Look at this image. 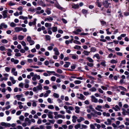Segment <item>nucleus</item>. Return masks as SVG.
Segmentation results:
<instances>
[{
  "instance_id": "39448f33",
  "label": "nucleus",
  "mask_w": 129,
  "mask_h": 129,
  "mask_svg": "<svg viewBox=\"0 0 129 129\" xmlns=\"http://www.w3.org/2000/svg\"><path fill=\"white\" fill-rule=\"evenodd\" d=\"M39 80L40 79V76L39 75H38L37 74H35L34 75V76L32 78V80L34 81H35L36 79Z\"/></svg>"
},
{
  "instance_id": "6e6552de",
  "label": "nucleus",
  "mask_w": 129,
  "mask_h": 129,
  "mask_svg": "<svg viewBox=\"0 0 129 129\" xmlns=\"http://www.w3.org/2000/svg\"><path fill=\"white\" fill-rule=\"evenodd\" d=\"M53 51L54 52L55 54L56 55H58L59 54V53L58 51L57 48L56 47H55L53 49Z\"/></svg>"
},
{
  "instance_id": "c756f323",
  "label": "nucleus",
  "mask_w": 129,
  "mask_h": 129,
  "mask_svg": "<svg viewBox=\"0 0 129 129\" xmlns=\"http://www.w3.org/2000/svg\"><path fill=\"white\" fill-rule=\"evenodd\" d=\"M96 90V88L94 87H93L89 89V91L92 92L95 91Z\"/></svg>"
},
{
  "instance_id": "4468645a",
  "label": "nucleus",
  "mask_w": 129,
  "mask_h": 129,
  "mask_svg": "<svg viewBox=\"0 0 129 129\" xmlns=\"http://www.w3.org/2000/svg\"><path fill=\"white\" fill-rule=\"evenodd\" d=\"M11 61L12 62H13L15 64H17L19 62V61L18 60L15 59L14 58H12Z\"/></svg>"
},
{
  "instance_id": "0e129e2a",
  "label": "nucleus",
  "mask_w": 129,
  "mask_h": 129,
  "mask_svg": "<svg viewBox=\"0 0 129 129\" xmlns=\"http://www.w3.org/2000/svg\"><path fill=\"white\" fill-rule=\"evenodd\" d=\"M48 121L50 123L54 124L55 122V120L53 119L52 120H48Z\"/></svg>"
},
{
  "instance_id": "f704fd0d",
  "label": "nucleus",
  "mask_w": 129,
  "mask_h": 129,
  "mask_svg": "<svg viewBox=\"0 0 129 129\" xmlns=\"http://www.w3.org/2000/svg\"><path fill=\"white\" fill-rule=\"evenodd\" d=\"M102 106L101 105H98L97 106V107H95V109L96 110H99L100 109H102Z\"/></svg>"
},
{
  "instance_id": "393cba45",
  "label": "nucleus",
  "mask_w": 129,
  "mask_h": 129,
  "mask_svg": "<svg viewBox=\"0 0 129 129\" xmlns=\"http://www.w3.org/2000/svg\"><path fill=\"white\" fill-rule=\"evenodd\" d=\"M85 119L82 117H80L77 119V121L79 122H81L82 121H84Z\"/></svg>"
},
{
  "instance_id": "2f4dec72",
  "label": "nucleus",
  "mask_w": 129,
  "mask_h": 129,
  "mask_svg": "<svg viewBox=\"0 0 129 129\" xmlns=\"http://www.w3.org/2000/svg\"><path fill=\"white\" fill-rule=\"evenodd\" d=\"M24 36L22 35H19L18 36V39L19 40H23L24 38Z\"/></svg>"
},
{
  "instance_id": "09e8293b",
  "label": "nucleus",
  "mask_w": 129,
  "mask_h": 129,
  "mask_svg": "<svg viewBox=\"0 0 129 129\" xmlns=\"http://www.w3.org/2000/svg\"><path fill=\"white\" fill-rule=\"evenodd\" d=\"M10 25L12 27H14L16 26L17 24L13 22H12L11 23Z\"/></svg>"
},
{
  "instance_id": "ddd939ff",
  "label": "nucleus",
  "mask_w": 129,
  "mask_h": 129,
  "mask_svg": "<svg viewBox=\"0 0 129 129\" xmlns=\"http://www.w3.org/2000/svg\"><path fill=\"white\" fill-rule=\"evenodd\" d=\"M72 8H73L76 9L78 8H79V4H73L72 5Z\"/></svg>"
},
{
  "instance_id": "2eb2a0df",
  "label": "nucleus",
  "mask_w": 129,
  "mask_h": 129,
  "mask_svg": "<svg viewBox=\"0 0 129 129\" xmlns=\"http://www.w3.org/2000/svg\"><path fill=\"white\" fill-rule=\"evenodd\" d=\"M71 57L73 59H78V55L77 54H72Z\"/></svg>"
},
{
  "instance_id": "dca6fc26",
  "label": "nucleus",
  "mask_w": 129,
  "mask_h": 129,
  "mask_svg": "<svg viewBox=\"0 0 129 129\" xmlns=\"http://www.w3.org/2000/svg\"><path fill=\"white\" fill-rule=\"evenodd\" d=\"M115 111H117L118 110H120V108L119 106L117 105H116L115 107H113L112 108Z\"/></svg>"
},
{
  "instance_id": "a19ab883",
  "label": "nucleus",
  "mask_w": 129,
  "mask_h": 129,
  "mask_svg": "<svg viewBox=\"0 0 129 129\" xmlns=\"http://www.w3.org/2000/svg\"><path fill=\"white\" fill-rule=\"evenodd\" d=\"M56 72L58 73L61 74L62 73L63 71L61 69H58L56 70Z\"/></svg>"
},
{
  "instance_id": "bf43d9fd",
  "label": "nucleus",
  "mask_w": 129,
  "mask_h": 129,
  "mask_svg": "<svg viewBox=\"0 0 129 129\" xmlns=\"http://www.w3.org/2000/svg\"><path fill=\"white\" fill-rule=\"evenodd\" d=\"M87 65L90 67H92L93 66V63H89L88 62L87 63Z\"/></svg>"
},
{
  "instance_id": "a878e982",
  "label": "nucleus",
  "mask_w": 129,
  "mask_h": 129,
  "mask_svg": "<svg viewBox=\"0 0 129 129\" xmlns=\"http://www.w3.org/2000/svg\"><path fill=\"white\" fill-rule=\"evenodd\" d=\"M0 50L1 51H6L7 50V49L3 46H1L0 47Z\"/></svg>"
},
{
  "instance_id": "8fccbe9b",
  "label": "nucleus",
  "mask_w": 129,
  "mask_h": 129,
  "mask_svg": "<svg viewBox=\"0 0 129 129\" xmlns=\"http://www.w3.org/2000/svg\"><path fill=\"white\" fill-rule=\"evenodd\" d=\"M118 13L119 14L118 16L119 17H123V15H122V13L121 12V10H119L118 12Z\"/></svg>"
},
{
  "instance_id": "aec40b11",
  "label": "nucleus",
  "mask_w": 129,
  "mask_h": 129,
  "mask_svg": "<svg viewBox=\"0 0 129 129\" xmlns=\"http://www.w3.org/2000/svg\"><path fill=\"white\" fill-rule=\"evenodd\" d=\"M51 29L52 31L53 32H56L57 31V27L53 26L51 28Z\"/></svg>"
},
{
  "instance_id": "f03ea898",
  "label": "nucleus",
  "mask_w": 129,
  "mask_h": 129,
  "mask_svg": "<svg viewBox=\"0 0 129 129\" xmlns=\"http://www.w3.org/2000/svg\"><path fill=\"white\" fill-rule=\"evenodd\" d=\"M77 98L81 100H85L86 99V97L82 94H80L77 93L76 94Z\"/></svg>"
},
{
  "instance_id": "1a4fd4ad",
  "label": "nucleus",
  "mask_w": 129,
  "mask_h": 129,
  "mask_svg": "<svg viewBox=\"0 0 129 129\" xmlns=\"http://www.w3.org/2000/svg\"><path fill=\"white\" fill-rule=\"evenodd\" d=\"M38 2L40 5L43 7H44L46 6V5L42 1L39 0Z\"/></svg>"
},
{
  "instance_id": "6e6d98bb",
  "label": "nucleus",
  "mask_w": 129,
  "mask_h": 129,
  "mask_svg": "<svg viewBox=\"0 0 129 129\" xmlns=\"http://www.w3.org/2000/svg\"><path fill=\"white\" fill-rule=\"evenodd\" d=\"M105 63L106 62L104 60L101 62V64L104 67H105L106 66Z\"/></svg>"
},
{
  "instance_id": "a211bd4d",
  "label": "nucleus",
  "mask_w": 129,
  "mask_h": 129,
  "mask_svg": "<svg viewBox=\"0 0 129 129\" xmlns=\"http://www.w3.org/2000/svg\"><path fill=\"white\" fill-rule=\"evenodd\" d=\"M55 6L57 8L60 10H62L63 9V8L61 7L57 3H56Z\"/></svg>"
},
{
  "instance_id": "774afa93",
  "label": "nucleus",
  "mask_w": 129,
  "mask_h": 129,
  "mask_svg": "<svg viewBox=\"0 0 129 129\" xmlns=\"http://www.w3.org/2000/svg\"><path fill=\"white\" fill-rule=\"evenodd\" d=\"M5 70L7 72H9L10 69V68L8 67H6L5 68Z\"/></svg>"
},
{
  "instance_id": "9d476101",
  "label": "nucleus",
  "mask_w": 129,
  "mask_h": 129,
  "mask_svg": "<svg viewBox=\"0 0 129 129\" xmlns=\"http://www.w3.org/2000/svg\"><path fill=\"white\" fill-rule=\"evenodd\" d=\"M53 112L51 111L49 112L47 114L48 117L49 118L52 119L53 117L52 115Z\"/></svg>"
},
{
  "instance_id": "58836bf2",
  "label": "nucleus",
  "mask_w": 129,
  "mask_h": 129,
  "mask_svg": "<svg viewBox=\"0 0 129 129\" xmlns=\"http://www.w3.org/2000/svg\"><path fill=\"white\" fill-rule=\"evenodd\" d=\"M81 81L79 80H76L74 82V83L75 84H79L81 83Z\"/></svg>"
},
{
  "instance_id": "cd10ccee",
  "label": "nucleus",
  "mask_w": 129,
  "mask_h": 129,
  "mask_svg": "<svg viewBox=\"0 0 129 129\" xmlns=\"http://www.w3.org/2000/svg\"><path fill=\"white\" fill-rule=\"evenodd\" d=\"M66 64L64 65V66L65 68L68 67L70 64V63L68 62H66Z\"/></svg>"
},
{
  "instance_id": "37998d69",
  "label": "nucleus",
  "mask_w": 129,
  "mask_h": 129,
  "mask_svg": "<svg viewBox=\"0 0 129 129\" xmlns=\"http://www.w3.org/2000/svg\"><path fill=\"white\" fill-rule=\"evenodd\" d=\"M46 39L47 41L51 39V37L49 35H46L45 36Z\"/></svg>"
},
{
  "instance_id": "c9c22d12",
  "label": "nucleus",
  "mask_w": 129,
  "mask_h": 129,
  "mask_svg": "<svg viewBox=\"0 0 129 129\" xmlns=\"http://www.w3.org/2000/svg\"><path fill=\"white\" fill-rule=\"evenodd\" d=\"M1 25L3 28V27L5 28H6L7 27V25L5 23H2L1 24Z\"/></svg>"
},
{
  "instance_id": "5fc2aeb1",
  "label": "nucleus",
  "mask_w": 129,
  "mask_h": 129,
  "mask_svg": "<svg viewBox=\"0 0 129 129\" xmlns=\"http://www.w3.org/2000/svg\"><path fill=\"white\" fill-rule=\"evenodd\" d=\"M63 122V120L61 119H59L57 120L56 121L57 123L58 124H61Z\"/></svg>"
},
{
  "instance_id": "e433bc0d",
  "label": "nucleus",
  "mask_w": 129,
  "mask_h": 129,
  "mask_svg": "<svg viewBox=\"0 0 129 129\" xmlns=\"http://www.w3.org/2000/svg\"><path fill=\"white\" fill-rule=\"evenodd\" d=\"M103 114L104 116L107 117L110 116V115L109 113H106L105 112H104L103 113Z\"/></svg>"
},
{
  "instance_id": "473e14b6",
  "label": "nucleus",
  "mask_w": 129,
  "mask_h": 129,
  "mask_svg": "<svg viewBox=\"0 0 129 129\" xmlns=\"http://www.w3.org/2000/svg\"><path fill=\"white\" fill-rule=\"evenodd\" d=\"M94 57H96L98 59H100V58L99 54L98 53H96L93 55V58H94Z\"/></svg>"
},
{
  "instance_id": "5701e85b",
  "label": "nucleus",
  "mask_w": 129,
  "mask_h": 129,
  "mask_svg": "<svg viewBox=\"0 0 129 129\" xmlns=\"http://www.w3.org/2000/svg\"><path fill=\"white\" fill-rule=\"evenodd\" d=\"M72 121L73 123H75L76 122V119L77 118V117L75 116H73L72 117Z\"/></svg>"
},
{
  "instance_id": "680f3d73",
  "label": "nucleus",
  "mask_w": 129,
  "mask_h": 129,
  "mask_svg": "<svg viewBox=\"0 0 129 129\" xmlns=\"http://www.w3.org/2000/svg\"><path fill=\"white\" fill-rule=\"evenodd\" d=\"M51 28V27H50L48 28V33L50 35H51L52 33V31L50 30Z\"/></svg>"
},
{
  "instance_id": "49530a36",
  "label": "nucleus",
  "mask_w": 129,
  "mask_h": 129,
  "mask_svg": "<svg viewBox=\"0 0 129 129\" xmlns=\"http://www.w3.org/2000/svg\"><path fill=\"white\" fill-rule=\"evenodd\" d=\"M119 87L122 90L126 91H127L126 89L122 86H119Z\"/></svg>"
},
{
  "instance_id": "423d86ee",
  "label": "nucleus",
  "mask_w": 129,
  "mask_h": 129,
  "mask_svg": "<svg viewBox=\"0 0 129 129\" xmlns=\"http://www.w3.org/2000/svg\"><path fill=\"white\" fill-rule=\"evenodd\" d=\"M103 4L105 7L108 8L110 5H111V4L108 2L104 1L103 2Z\"/></svg>"
},
{
  "instance_id": "603ef678",
  "label": "nucleus",
  "mask_w": 129,
  "mask_h": 129,
  "mask_svg": "<svg viewBox=\"0 0 129 129\" xmlns=\"http://www.w3.org/2000/svg\"><path fill=\"white\" fill-rule=\"evenodd\" d=\"M53 96L55 98H58L59 96V95L58 94L55 93H53Z\"/></svg>"
},
{
  "instance_id": "4d7b16f0",
  "label": "nucleus",
  "mask_w": 129,
  "mask_h": 129,
  "mask_svg": "<svg viewBox=\"0 0 129 129\" xmlns=\"http://www.w3.org/2000/svg\"><path fill=\"white\" fill-rule=\"evenodd\" d=\"M56 78L55 77L53 76L51 77V80L52 81H54L56 80Z\"/></svg>"
},
{
  "instance_id": "412c9836",
  "label": "nucleus",
  "mask_w": 129,
  "mask_h": 129,
  "mask_svg": "<svg viewBox=\"0 0 129 129\" xmlns=\"http://www.w3.org/2000/svg\"><path fill=\"white\" fill-rule=\"evenodd\" d=\"M23 96V95L22 94L20 95L17 94L16 95V97L17 98L18 100L19 101L20 100V98Z\"/></svg>"
},
{
  "instance_id": "bb28decb",
  "label": "nucleus",
  "mask_w": 129,
  "mask_h": 129,
  "mask_svg": "<svg viewBox=\"0 0 129 129\" xmlns=\"http://www.w3.org/2000/svg\"><path fill=\"white\" fill-rule=\"evenodd\" d=\"M82 13L85 15V16H86V15L88 13V11L85 9H83L82 10Z\"/></svg>"
},
{
  "instance_id": "f8f14e48",
  "label": "nucleus",
  "mask_w": 129,
  "mask_h": 129,
  "mask_svg": "<svg viewBox=\"0 0 129 129\" xmlns=\"http://www.w3.org/2000/svg\"><path fill=\"white\" fill-rule=\"evenodd\" d=\"M37 21V19H34V21H33L32 22H29L28 24L30 26H31L33 25H35L36 24V21Z\"/></svg>"
},
{
  "instance_id": "f3484780",
  "label": "nucleus",
  "mask_w": 129,
  "mask_h": 129,
  "mask_svg": "<svg viewBox=\"0 0 129 129\" xmlns=\"http://www.w3.org/2000/svg\"><path fill=\"white\" fill-rule=\"evenodd\" d=\"M53 20V18L52 17H50V16H48L45 19L44 21H52Z\"/></svg>"
},
{
  "instance_id": "9b49d317",
  "label": "nucleus",
  "mask_w": 129,
  "mask_h": 129,
  "mask_svg": "<svg viewBox=\"0 0 129 129\" xmlns=\"http://www.w3.org/2000/svg\"><path fill=\"white\" fill-rule=\"evenodd\" d=\"M22 28L21 27H16L14 28L15 31L16 32H18L22 30Z\"/></svg>"
},
{
  "instance_id": "864d4df0",
  "label": "nucleus",
  "mask_w": 129,
  "mask_h": 129,
  "mask_svg": "<svg viewBox=\"0 0 129 129\" xmlns=\"http://www.w3.org/2000/svg\"><path fill=\"white\" fill-rule=\"evenodd\" d=\"M1 42L4 44H6L8 43V41L6 39H3L2 40Z\"/></svg>"
},
{
  "instance_id": "6ab92c4d",
  "label": "nucleus",
  "mask_w": 129,
  "mask_h": 129,
  "mask_svg": "<svg viewBox=\"0 0 129 129\" xmlns=\"http://www.w3.org/2000/svg\"><path fill=\"white\" fill-rule=\"evenodd\" d=\"M10 79L11 81L13 84H14L16 83V81L14 80V78L13 77H10Z\"/></svg>"
},
{
  "instance_id": "4be33fe9",
  "label": "nucleus",
  "mask_w": 129,
  "mask_h": 129,
  "mask_svg": "<svg viewBox=\"0 0 129 129\" xmlns=\"http://www.w3.org/2000/svg\"><path fill=\"white\" fill-rule=\"evenodd\" d=\"M90 52L88 51H87L84 50L83 51L82 53L84 54L86 56H88L89 55L90 53Z\"/></svg>"
},
{
  "instance_id": "7ed1b4c3",
  "label": "nucleus",
  "mask_w": 129,
  "mask_h": 129,
  "mask_svg": "<svg viewBox=\"0 0 129 129\" xmlns=\"http://www.w3.org/2000/svg\"><path fill=\"white\" fill-rule=\"evenodd\" d=\"M2 14L3 16V18L5 19L8 17L7 15L8 11L7 10H5L2 12Z\"/></svg>"
},
{
  "instance_id": "b1692460",
  "label": "nucleus",
  "mask_w": 129,
  "mask_h": 129,
  "mask_svg": "<svg viewBox=\"0 0 129 129\" xmlns=\"http://www.w3.org/2000/svg\"><path fill=\"white\" fill-rule=\"evenodd\" d=\"M104 36L103 35H101V39L100 40V41L103 42H105L106 40V39H104Z\"/></svg>"
},
{
  "instance_id": "c85d7f7f",
  "label": "nucleus",
  "mask_w": 129,
  "mask_h": 129,
  "mask_svg": "<svg viewBox=\"0 0 129 129\" xmlns=\"http://www.w3.org/2000/svg\"><path fill=\"white\" fill-rule=\"evenodd\" d=\"M86 59L89 62L91 63H93V60L91 58L89 57H87L86 58Z\"/></svg>"
},
{
  "instance_id": "69168bd1",
  "label": "nucleus",
  "mask_w": 129,
  "mask_h": 129,
  "mask_svg": "<svg viewBox=\"0 0 129 129\" xmlns=\"http://www.w3.org/2000/svg\"><path fill=\"white\" fill-rule=\"evenodd\" d=\"M83 93L85 96H87L91 94V93H90L88 92H84Z\"/></svg>"
},
{
  "instance_id": "4c0bfd02",
  "label": "nucleus",
  "mask_w": 129,
  "mask_h": 129,
  "mask_svg": "<svg viewBox=\"0 0 129 129\" xmlns=\"http://www.w3.org/2000/svg\"><path fill=\"white\" fill-rule=\"evenodd\" d=\"M110 63H116L117 62V61L114 59H112L110 60Z\"/></svg>"
},
{
  "instance_id": "ea45409f",
  "label": "nucleus",
  "mask_w": 129,
  "mask_h": 129,
  "mask_svg": "<svg viewBox=\"0 0 129 129\" xmlns=\"http://www.w3.org/2000/svg\"><path fill=\"white\" fill-rule=\"evenodd\" d=\"M80 126L81 124L79 123L75 125L74 126V127L76 129H77L80 127Z\"/></svg>"
},
{
  "instance_id": "f257e3e1",
  "label": "nucleus",
  "mask_w": 129,
  "mask_h": 129,
  "mask_svg": "<svg viewBox=\"0 0 129 129\" xmlns=\"http://www.w3.org/2000/svg\"><path fill=\"white\" fill-rule=\"evenodd\" d=\"M22 46L24 47V49H21L20 50V52L22 53H24L25 52V51H27L29 49L28 47L26 46L25 42L24 41H22L20 42Z\"/></svg>"
},
{
  "instance_id": "a18cd8bd",
  "label": "nucleus",
  "mask_w": 129,
  "mask_h": 129,
  "mask_svg": "<svg viewBox=\"0 0 129 129\" xmlns=\"http://www.w3.org/2000/svg\"><path fill=\"white\" fill-rule=\"evenodd\" d=\"M96 51V49L95 47H92L90 49V52H95Z\"/></svg>"
},
{
  "instance_id": "7c9ffc66",
  "label": "nucleus",
  "mask_w": 129,
  "mask_h": 129,
  "mask_svg": "<svg viewBox=\"0 0 129 129\" xmlns=\"http://www.w3.org/2000/svg\"><path fill=\"white\" fill-rule=\"evenodd\" d=\"M19 18L20 19H23V20H27L28 19L27 17L24 16H20Z\"/></svg>"
},
{
  "instance_id": "338daca9",
  "label": "nucleus",
  "mask_w": 129,
  "mask_h": 129,
  "mask_svg": "<svg viewBox=\"0 0 129 129\" xmlns=\"http://www.w3.org/2000/svg\"><path fill=\"white\" fill-rule=\"evenodd\" d=\"M19 118L21 121H23L24 118V117L23 115H21L20 116Z\"/></svg>"
},
{
  "instance_id": "13d9d810",
  "label": "nucleus",
  "mask_w": 129,
  "mask_h": 129,
  "mask_svg": "<svg viewBox=\"0 0 129 129\" xmlns=\"http://www.w3.org/2000/svg\"><path fill=\"white\" fill-rule=\"evenodd\" d=\"M30 45H32L35 44V42L33 40H31L30 42H29Z\"/></svg>"
},
{
  "instance_id": "de8ad7c7",
  "label": "nucleus",
  "mask_w": 129,
  "mask_h": 129,
  "mask_svg": "<svg viewBox=\"0 0 129 129\" xmlns=\"http://www.w3.org/2000/svg\"><path fill=\"white\" fill-rule=\"evenodd\" d=\"M73 42L74 43H75L76 44H77L80 45V44H81V43L80 41H77V40H74L73 41Z\"/></svg>"
},
{
  "instance_id": "c03bdc74",
  "label": "nucleus",
  "mask_w": 129,
  "mask_h": 129,
  "mask_svg": "<svg viewBox=\"0 0 129 129\" xmlns=\"http://www.w3.org/2000/svg\"><path fill=\"white\" fill-rule=\"evenodd\" d=\"M52 24L51 23H46L45 24V26L46 27H51V26Z\"/></svg>"
},
{
  "instance_id": "3c124183",
  "label": "nucleus",
  "mask_w": 129,
  "mask_h": 129,
  "mask_svg": "<svg viewBox=\"0 0 129 129\" xmlns=\"http://www.w3.org/2000/svg\"><path fill=\"white\" fill-rule=\"evenodd\" d=\"M74 48L75 49L79 50L81 48V47L80 46L76 45L74 47Z\"/></svg>"
},
{
  "instance_id": "e2e57ef3",
  "label": "nucleus",
  "mask_w": 129,
  "mask_h": 129,
  "mask_svg": "<svg viewBox=\"0 0 129 129\" xmlns=\"http://www.w3.org/2000/svg\"><path fill=\"white\" fill-rule=\"evenodd\" d=\"M58 118H62V119H64L65 117L64 115H62L61 114H58Z\"/></svg>"
},
{
  "instance_id": "20e7f679",
  "label": "nucleus",
  "mask_w": 129,
  "mask_h": 129,
  "mask_svg": "<svg viewBox=\"0 0 129 129\" xmlns=\"http://www.w3.org/2000/svg\"><path fill=\"white\" fill-rule=\"evenodd\" d=\"M0 124L2 126H5L6 127H10L11 126V124L10 123H6L4 122H1Z\"/></svg>"
},
{
  "instance_id": "79ce46f5",
  "label": "nucleus",
  "mask_w": 129,
  "mask_h": 129,
  "mask_svg": "<svg viewBox=\"0 0 129 129\" xmlns=\"http://www.w3.org/2000/svg\"><path fill=\"white\" fill-rule=\"evenodd\" d=\"M35 9L33 7H30L29 8L28 11L31 12H35Z\"/></svg>"
},
{
  "instance_id": "72a5a7b5",
  "label": "nucleus",
  "mask_w": 129,
  "mask_h": 129,
  "mask_svg": "<svg viewBox=\"0 0 129 129\" xmlns=\"http://www.w3.org/2000/svg\"><path fill=\"white\" fill-rule=\"evenodd\" d=\"M75 109H76L75 112L77 113H78L80 111L79 108L78 106H76L75 107Z\"/></svg>"
},
{
  "instance_id": "052dcab7",
  "label": "nucleus",
  "mask_w": 129,
  "mask_h": 129,
  "mask_svg": "<svg viewBox=\"0 0 129 129\" xmlns=\"http://www.w3.org/2000/svg\"><path fill=\"white\" fill-rule=\"evenodd\" d=\"M31 40V38L30 36H27V40L28 42H30Z\"/></svg>"
},
{
  "instance_id": "0eeeda50",
  "label": "nucleus",
  "mask_w": 129,
  "mask_h": 129,
  "mask_svg": "<svg viewBox=\"0 0 129 129\" xmlns=\"http://www.w3.org/2000/svg\"><path fill=\"white\" fill-rule=\"evenodd\" d=\"M91 101L95 103H97L98 102V100L93 95H92L91 96Z\"/></svg>"
}]
</instances>
